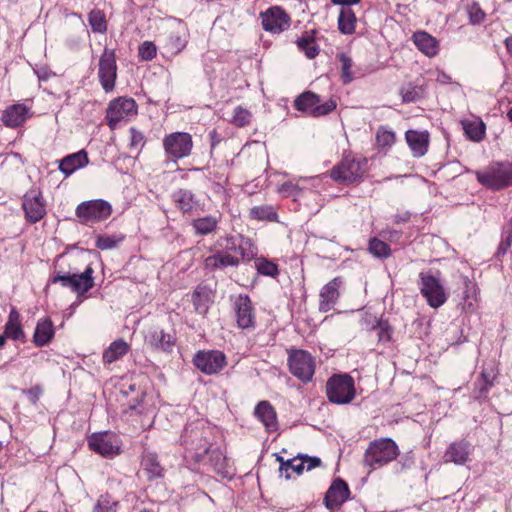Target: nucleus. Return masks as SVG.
<instances>
[{
    "instance_id": "obj_1",
    "label": "nucleus",
    "mask_w": 512,
    "mask_h": 512,
    "mask_svg": "<svg viewBox=\"0 0 512 512\" xmlns=\"http://www.w3.org/2000/svg\"><path fill=\"white\" fill-rule=\"evenodd\" d=\"M214 430L203 420L188 423L180 436V445L186 456L196 463L203 462L214 441Z\"/></svg>"
},
{
    "instance_id": "obj_2",
    "label": "nucleus",
    "mask_w": 512,
    "mask_h": 512,
    "mask_svg": "<svg viewBox=\"0 0 512 512\" xmlns=\"http://www.w3.org/2000/svg\"><path fill=\"white\" fill-rule=\"evenodd\" d=\"M399 454V447L393 439L388 437L375 439L365 450L363 464L375 470L396 460Z\"/></svg>"
},
{
    "instance_id": "obj_3",
    "label": "nucleus",
    "mask_w": 512,
    "mask_h": 512,
    "mask_svg": "<svg viewBox=\"0 0 512 512\" xmlns=\"http://www.w3.org/2000/svg\"><path fill=\"white\" fill-rule=\"evenodd\" d=\"M478 182L487 189L498 191L512 185V163L496 162L475 173Z\"/></svg>"
},
{
    "instance_id": "obj_4",
    "label": "nucleus",
    "mask_w": 512,
    "mask_h": 512,
    "mask_svg": "<svg viewBox=\"0 0 512 512\" xmlns=\"http://www.w3.org/2000/svg\"><path fill=\"white\" fill-rule=\"evenodd\" d=\"M354 379L349 374H334L326 383V395L331 403L343 405L355 398Z\"/></svg>"
},
{
    "instance_id": "obj_5",
    "label": "nucleus",
    "mask_w": 512,
    "mask_h": 512,
    "mask_svg": "<svg viewBox=\"0 0 512 512\" xmlns=\"http://www.w3.org/2000/svg\"><path fill=\"white\" fill-rule=\"evenodd\" d=\"M287 364L290 373L304 384L312 381L316 361L315 358L306 350L291 349L288 353Z\"/></svg>"
},
{
    "instance_id": "obj_6",
    "label": "nucleus",
    "mask_w": 512,
    "mask_h": 512,
    "mask_svg": "<svg viewBox=\"0 0 512 512\" xmlns=\"http://www.w3.org/2000/svg\"><path fill=\"white\" fill-rule=\"evenodd\" d=\"M138 113V105L133 98L118 97L111 100L106 109V122L114 130L121 122L129 121Z\"/></svg>"
},
{
    "instance_id": "obj_7",
    "label": "nucleus",
    "mask_w": 512,
    "mask_h": 512,
    "mask_svg": "<svg viewBox=\"0 0 512 512\" xmlns=\"http://www.w3.org/2000/svg\"><path fill=\"white\" fill-rule=\"evenodd\" d=\"M367 159L345 156L331 170V178L341 183H353L362 178L366 171Z\"/></svg>"
},
{
    "instance_id": "obj_8",
    "label": "nucleus",
    "mask_w": 512,
    "mask_h": 512,
    "mask_svg": "<svg viewBox=\"0 0 512 512\" xmlns=\"http://www.w3.org/2000/svg\"><path fill=\"white\" fill-rule=\"evenodd\" d=\"M111 214V204L103 199L84 201L75 210V215L83 225H92L104 221Z\"/></svg>"
},
{
    "instance_id": "obj_9",
    "label": "nucleus",
    "mask_w": 512,
    "mask_h": 512,
    "mask_svg": "<svg viewBox=\"0 0 512 512\" xmlns=\"http://www.w3.org/2000/svg\"><path fill=\"white\" fill-rule=\"evenodd\" d=\"M93 269L91 266H87L84 272L77 273H61L56 272L50 279V283H60L65 288H70L77 295H84L94 286Z\"/></svg>"
},
{
    "instance_id": "obj_10",
    "label": "nucleus",
    "mask_w": 512,
    "mask_h": 512,
    "mask_svg": "<svg viewBox=\"0 0 512 512\" xmlns=\"http://www.w3.org/2000/svg\"><path fill=\"white\" fill-rule=\"evenodd\" d=\"M163 148L168 159L177 162L188 157L193 148L192 136L187 132H173L163 139Z\"/></svg>"
},
{
    "instance_id": "obj_11",
    "label": "nucleus",
    "mask_w": 512,
    "mask_h": 512,
    "mask_svg": "<svg viewBox=\"0 0 512 512\" xmlns=\"http://www.w3.org/2000/svg\"><path fill=\"white\" fill-rule=\"evenodd\" d=\"M419 289L427 304L437 309L445 304L448 295L440 280L430 273H420Z\"/></svg>"
},
{
    "instance_id": "obj_12",
    "label": "nucleus",
    "mask_w": 512,
    "mask_h": 512,
    "mask_svg": "<svg viewBox=\"0 0 512 512\" xmlns=\"http://www.w3.org/2000/svg\"><path fill=\"white\" fill-rule=\"evenodd\" d=\"M89 448L106 458L117 456L121 452L122 442L119 436L110 431L97 432L87 439Z\"/></svg>"
},
{
    "instance_id": "obj_13",
    "label": "nucleus",
    "mask_w": 512,
    "mask_h": 512,
    "mask_svg": "<svg viewBox=\"0 0 512 512\" xmlns=\"http://www.w3.org/2000/svg\"><path fill=\"white\" fill-rule=\"evenodd\" d=\"M98 77L105 92H111L115 87L117 78V65L115 52L105 48L98 64Z\"/></svg>"
},
{
    "instance_id": "obj_14",
    "label": "nucleus",
    "mask_w": 512,
    "mask_h": 512,
    "mask_svg": "<svg viewBox=\"0 0 512 512\" xmlns=\"http://www.w3.org/2000/svg\"><path fill=\"white\" fill-rule=\"evenodd\" d=\"M262 27L265 31L280 34L287 30L291 24V18L280 6H272L260 13Z\"/></svg>"
},
{
    "instance_id": "obj_15",
    "label": "nucleus",
    "mask_w": 512,
    "mask_h": 512,
    "mask_svg": "<svg viewBox=\"0 0 512 512\" xmlns=\"http://www.w3.org/2000/svg\"><path fill=\"white\" fill-rule=\"evenodd\" d=\"M194 365L203 373L212 375L220 372L227 364L226 356L218 350L198 351L193 357Z\"/></svg>"
},
{
    "instance_id": "obj_16",
    "label": "nucleus",
    "mask_w": 512,
    "mask_h": 512,
    "mask_svg": "<svg viewBox=\"0 0 512 512\" xmlns=\"http://www.w3.org/2000/svg\"><path fill=\"white\" fill-rule=\"evenodd\" d=\"M123 412L129 417H138L143 429L150 428L153 424L155 409L153 405L147 402L146 395L143 392L140 397L137 396L136 399L130 401Z\"/></svg>"
},
{
    "instance_id": "obj_17",
    "label": "nucleus",
    "mask_w": 512,
    "mask_h": 512,
    "mask_svg": "<svg viewBox=\"0 0 512 512\" xmlns=\"http://www.w3.org/2000/svg\"><path fill=\"white\" fill-rule=\"evenodd\" d=\"M22 208L28 222L34 224L39 222L46 215V204L42 193L31 189L23 197Z\"/></svg>"
},
{
    "instance_id": "obj_18",
    "label": "nucleus",
    "mask_w": 512,
    "mask_h": 512,
    "mask_svg": "<svg viewBox=\"0 0 512 512\" xmlns=\"http://www.w3.org/2000/svg\"><path fill=\"white\" fill-rule=\"evenodd\" d=\"M473 450L472 444L466 439L453 441L447 446L443 454V462L458 466L466 465L471 460Z\"/></svg>"
},
{
    "instance_id": "obj_19",
    "label": "nucleus",
    "mask_w": 512,
    "mask_h": 512,
    "mask_svg": "<svg viewBox=\"0 0 512 512\" xmlns=\"http://www.w3.org/2000/svg\"><path fill=\"white\" fill-rule=\"evenodd\" d=\"M237 326L241 329L255 327V312L251 299L246 294H240L234 301Z\"/></svg>"
},
{
    "instance_id": "obj_20",
    "label": "nucleus",
    "mask_w": 512,
    "mask_h": 512,
    "mask_svg": "<svg viewBox=\"0 0 512 512\" xmlns=\"http://www.w3.org/2000/svg\"><path fill=\"white\" fill-rule=\"evenodd\" d=\"M225 241V251L239 254L244 262L254 259L257 255V248L248 237L241 234L238 236H226Z\"/></svg>"
},
{
    "instance_id": "obj_21",
    "label": "nucleus",
    "mask_w": 512,
    "mask_h": 512,
    "mask_svg": "<svg viewBox=\"0 0 512 512\" xmlns=\"http://www.w3.org/2000/svg\"><path fill=\"white\" fill-rule=\"evenodd\" d=\"M140 466L148 481L162 479L165 476V468L160 463L158 454L154 451L143 450Z\"/></svg>"
},
{
    "instance_id": "obj_22",
    "label": "nucleus",
    "mask_w": 512,
    "mask_h": 512,
    "mask_svg": "<svg viewBox=\"0 0 512 512\" xmlns=\"http://www.w3.org/2000/svg\"><path fill=\"white\" fill-rule=\"evenodd\" d=\"M350 490L347 483L341 478L335 479L327 490L324 497L326 508L332 510L341 506L348 500Z\"/></svg>"
},
{
    "instance_id": "obj_23",
    "label": "nucleus",
    "mask_w": 512,
    "mask_h": 512,
    "mask_svg": "<svg viewBox=\"0 0 512 512\" xmlns=\"http://www.w3.org/2000/svg\"><path fill=\"white\" fill-rule=\"evenodd\" d=\"M343 284L341 277H335L330 282L325 284L320 291L319 311L328 312L334 308L339 297V289Z\"/></svg>"
},
{
    "instance_id": "obj_24",
    "label": "nucleus",
    "mask_w": 512,
    "mask_h": 512,
    "mask_svg": "<svg viewBox=\"0 0 512 512\" xmlns=\"http://www.w3.org/2000/svg\"><path fill=\"white\" fill-rule=\"evenodd\" d=\"M255 417L264 425L267 432L278 430L277 413L269 401H260L254 409Z\"/></svg>"
},
{
    "instance_id": "obj_25",
    "label": "nucleus",
    "mask_w": 512,
    "mask_h": 512,
    "mask_svg": "<svg viewBox=\"0 0 512 512\" xmlns=\"http://www.w3.org/2000/svg\"><path fill=\"white\" fill-rule=\"evenodd\" d=\"M145 343L154 350L169 352L175 344V338L164 330L155 328L148 331L145 336Z\"/></svg>"
},
{
    "instance_id": "obj_26",
    "label": "nucleus",
    "mask_w": 512,
    "mask_h": 512,
    "mask_svg": "<svg viewBox=\"0 0 512 512\" xmlns=\"http://www.w3.org/2000/svg\"><path fill=\"white\" fill-rule=\"evenodd\" d=\"M30 117L29 108L24 104H13L7 107L1 120L8 128H17L21 126Z\"/></svg>"
},
{
    "instance_id": "obj_27",
    "label": "nucleus",
    "mask_w": 512,
    "mask_h": 512,
    "mask_svg": "<svg viewBox=\"0 0 512 512\" xmlns=\"http://www.w3.org/2000/svg\"><path fill=\"white\" fill-rule=\"evenodd\" d=\"M240 259L227 251H216L204 259V268L210 271L224 269L227 267H237Z\"/></svg>"
},
{
    "instance_id": "obj_28",
    "label": "nucleus",
    "mask_w": 512,
    "mask_h": 512,
    "mask_svg": "<svg viewBox=\"0 0 512 512\" xmlns=\"http://www.w3.org/2000/svg\"><path fill=\"white\" fill-rule=\"evenodd\" d=\"M405 139L413 156L422 157L426 154L429 145V133L427 131L408 130Z\"/></svg>"
},
{
    "instance_id": "obj_29",
    "label": "nucleus",
    "mask_w": 512,
    "mask_h": 512,
    "mask_svg": "<svg viewBox=\"0 0 512 512\" xmlns=\"http://www.w3.org/2000/svg\"><path fill=\"white\" fill-rule=\"evenodd\" d=\"M89 163L88 155L85 150L65 156L59 164V170L65 175L70 176L76 170L85 167Z\"/></svg>"
},
{
    "instance_id": "obj_30",
    "label": "nucleus",
    "mask_w": 512,
    "mask_h": 512,
    "mask_svg": "<svg viewBox=\"0 0 512 512\" xmlns=\"http://www.w3.org/2000/svg\"><path fill=\"white\" fill-rule=\"evenodd\" d=\"M55 335L53 322L50 318L39 319L33 334V343L37 347L48 345Z\"/></svg>"
},
{
    "instance_id": "obj_31",
    "label": "nucleus",
    "mask_w": 512,
    "mask_h": 512,
    "mask_svg": "<svg viewBox=\"0 0 512 512\" xmlns=\"http://www.w3.org/2000/svg\"><path fill=\"white\" fill-rule=\"evenodd\" d=\"M413 43L427 57H434L439 52L438 40L425 31L415 32L412 36Z\"/></svg>"
},
{
    "instance_id": "obj_32",
    "label": "nucleus",
    "mask_w": 512,
    "mask_h": 512,
    "mask_svg": "<svg viewBox=\"0 0 512 512\" xmlns=\"http://www.w3.org/2000/svg\"><path fill=\"white\" fill-rule=\"evenodd\" d=\"M207 459V463L213 468V470L222 477H230V471L228 469V461L220 449V447L215 446L212 443V446L209 450V453L205 455L204 461Z\"/></svg>"
},
{
    "instance_id": "obj_33",
    "label": "nucleus",
    "mask_w": 512,
    "mask_h": 512,
    "mask_svg": "<svg viewBox=\"0 0 512 512\" xmlns=\"http://www.w3.org/2000/svg\"><path fill=\"white\" fill-rule=\"evenodd\" d=\"M7 338L14 341L24 340L25 334L21 324V316L15 307H12L3 332Z\"/></svg>"
},
{
    "instance_id": "obj_34",
    "label": "nucleus",
    "mask_w": 512,
    "mask_h": 512,
    "mask_svg": "<svg viewBox=\"0 0 512 512\" xmlns=\"http://www.w3.org/2000/svg\"><path fill=\"white\" fill-rule=\"evenodd\" d=\"M129 344L123 339L113 341L103 352L102 360L105 364H111L129 351Z\"/></svg>"
},
{
    "instance_id": "obj_35",
    "label": "nucleus",
    "mask_w": 512,
    "mask_h": 512,
    "mask_svg": "<svg viewBox=\"0 0 512 512\" xmlns=\"http://www.w3.org/2000/svg\"><path fill=\"white\" fill-rule=\"evenodd\" d=\"M357 17L350 7H342L338 16V29L341 34L351 35L356 30Z\"/></svg>"
},
{
    "instance_id": "obj_36",
    "label": "nucleus",
    "mask_w": 512,
    "mask_h": 512,
    "mask_svg": "<svg viewBox=\"0 0 512 512\" xmlns=\"http://www.w3.org/2000/svg\"><path fill=\"white\" fill-rule=\"evenodd\" d=\"M319 102V95L311 91H306L295 99L294 107L299 111L314 116V110Z\"/></svg>"
},
{
    "instance_id": "obj_37",
    "label": "nucleus",
    "mask_w": 512,
    "mask_h": 512,
    "mask_svg": "<svg viewBox=\"0 0 512 512\" xmlns=\"http://www.w3.org/2000/svg\"><path fill=\"white\" fill-rule=\"evenodd\" d=\"M218 225V219L214 216H205L194 219L191 226L196 235L204 236L214 232Z\"/></svg>"
},
{
    "instance_id": "obj_38",
    "label": "nucleus",
    "mask_w": 512,
    "mask_h": 512,
    "mask_svg": "<svg viewBox=\"0 0 512 512\" xmlns=\"http://www.w3.org/2000/svg\"><path fill=\"white\" fill-rule=\"evenodd\" d=\"M173 200L178 209L184 213L191 212L196 205L194 194L186 189H179L173 194Z\"/></svg>"
},
{
    "instance_id": "obj_39",
    "label": "nucleus",
    "mask_w": 512,
    "mask_h": 512,
    "mask_svg": "<svg viewBox=\"0 0 512 512\" xmlns=\"http://www.w3.org/2000/svg\"><path fill=\"white\" fill-rule=\"evenodd\" d=\"M277 459L281 462L280 465V473H285V478L288 480L291 478V474L289 471H293L296 474L300 475L305 469V461L303 458L296 457L293 459H289L284 461L281 456H278Z\"/></svg>"
},
{
    "instance_id": "obj_40",
    "label": "nucleus",
    "mask_w": 512,
    "mask_h": 512,
    "mask_svg": "<svg viewBox=\"0 0 512 512\" xmlns=\"http://www.w3.org/2000/svg\"><path fill=\"white\" fill-rule=\"evenodd\" d=\"M463 129L467 137L473 141H480L485 135V124L481 121H464Z\"/></svg>"
},
{
    "instance_id": "obj_41",
    "label": "nucleus",
    "mask_w": 512,
    "mask_h": 512,
    "mask_svg": "<svg viewBox=\"0 0 512 512\" xmlns=\"http://www.w3.org/2000/svg\"><path fill=\"white\" fill-rule=\"evenodd\" d=\"M368 251L379 259H387L392 253L390 246L376 237L369 240Z\"/></svg>"
},
{
    "instance_id": "obj_42",
    "label": "nucleus",
    "mask_w": 512,
    "mask_h": 512,
    "mask_svg": "<svg viewBox=\"0 0 512 512\" xmlns=\"http://www.w3.org/2000/svg\"><path fill=\"white\" fill-rule=\"evenodd\" d=\"M88 22L94 33H105L107 31L105 14L99 9H93L89 12Z\"/></svg>"
},
{
    "instance_id": "obj_43",
    "label": "nucleus",
    "mask_w": 512,
    "mask_h": 512,
    "mask_svg": "<svg viewBox=\"0 0 512 512\" xmlns=\"http://www.w3.org/2000/svg\"><path fill=\"white\" fill-rule=\"evenodd\" d=\"M119 502L115 500L112 495L106 493L100 495L98 498L93 512H117Z\"/></svg>"
},
{
    "instance_id": "obj_44",
    "label": "nucleus",
    "mask_w": 512,
    "mask_h": 512,
    "mask_svg": "<svg viewBox=\"0 0 512 512\" xmlns=\"http://www.w3.org/2000/svg\"><path fill=\"white\" fill-rule=\"evenodd\" d=\"M297 46L309 59L315 58L319 53V47L313 36H303L297 40Z\"/></svg>"
},
{
    "instance_id": "obj_45",
    "label": "nucleus",
    "mask_w": 512,
    "mask_h": 512,
    "mask_svg": "<svg viewBox=\"0 0 512 512\" xmlns=\"http://www.w3.org/2000/svg\"><path fill=\"white\" fill-rule=\"evenodd\" d=\"M250 218L255 220H267L273 221L277 217V213L274 208L269 205L255 206L250 209Z\"/></svg>"
},
{
    "instance_id": "obj_46",
    "label": "nucleus",
    "mask_w": 512,
    "mask_h": 512,
    "mask_svg": "<svg viewBox=\"0 0 512 512\" xmlns=\"http://www.w3.org/2000/svg\"><path fill=\"white\" fill-rule=\"evenodd\" d=\"M255 268L264 276L276 277L279 274L278 266L264 257L256 258Z\"/></svg>"
},
{
    "instance_id": "obj_47",
    "label": "nucleus",
    "mask_w": 512,
    "mask_h": 512,
    "mask_svg": "<svg viewBox=\"0 0 512 512\" xmlns=\"http://www.w3.org/2000/svg\"><path fill=\"white\" fill-rule=\"evenodd\" d=\"M396 141L395 132L386 126H380L376 132V143L381 148L391 147Z\"/></svg>"
},
{
    "instance_id": "obj_48",
    "label": "nucleus",
    "mask_w": 512,
    "mask_h": 512,
    "mask_svg": "<svg viewBox=\"0 0 512 512\" xmlns=\"http://www.w3.org/2000/svg\"><path fill=\"white\" fill-rule=\"evenodd\" d=\"M124 240L123 235H98L95 246L100 250H110Z\"/></svg>"
},
{
    "instance_id": "obj_49",
    "label": "nucleus",
    "mask_w": 512,
    "mask_h": 512,
    "mask_svg": "<svg viewBox=\"0 0 512 512\" xmlns=\"http://www.w3.org/2000/svg\"><path fill=\"white\" fill-rule=\"evenodd\" d=\"M251 119H252V114L248 109H246L242 106H237L234 109L231 123L234 126L241 128V127H245V126L249 125L251 122Z\"/></svg>"
},
{
    "instance_id": "obj_50",
    "label": "nucleus",
    "mask_w": 512,
    "mask_h": 512,
    "mask_svg": "<svg viewBox=\"0 0 512 512\" xmlns=\"http://www.w3.org/2000/svg\"><path fill=\"white\" fill-rule=\"evenodd\" d=\"M372 329L378 331L379 342L387 343L391 340L393 329L387 320H377L376 324L372 326Z\"/></svg>"
},
{
    "instance_id": "obj_51",
    "label": "nucleus",
    "mask_w": 512,
    "mask_h": 512,
    "mask_svg": "<svg viewBox=\"0 0 512 512\" xmlns=\"http://www.w3.org/2000/svg\"><path fill=\"white\" fill-rule=\"evenodd\" d=\"M338 60L341 63V77L344 83H350L353 80V74L351 68L353 66L352 59L345 53H339L337 55Z\"/></svg>"
},
{
    "instance_id": "obj_52",
    "label": "nucleus",
    "mask_w": 512,
    "mask_h": 512,
    "mask_svg": "<svg viewBox=\"0 0 512 512\" xmlns=\"http://www.w3.org/2000/svg\"><path fill=\"white\" fill-rule=\"evenodd\" d=\"M400 94L402 96V101L404 103L415 102L421 98L422 92L421 89L412 84H408L403 86L400 90Z\"/></svg>"
},
{
    "instance_id": "obj_53",
    "label": "nucleus",
    "mask_w": 512,
    "mask_h": 512,
    "mask_svg": "<svg viewBox=\"0 0 512 512\" xmlns=\"http://www.w3.org/2000/svg\"><path fill=\"white\" fill-rule=\"evenodd\" d=\"M168 46L173 53L177 54L181 52L187 44L186 38L179 32H172L168 38Z\"/></svg>"
},
{
    "instance_id": "obj_54",
    "label": "nucleus",
    "mask_w": 512,
    "mask_h": 512,
    "mask_svg": "<svg viewBox=\"0 0 512 512\" xmlns=\"http://www.w3.org/2000/svg\"><path fill=\"white\" fill-rule=\"evenodd\" d=\"M157 49L154 43L150 41L143 42L139 47V56L141 59L150 61L156 57Z\"/></svg>"
},
{
    "instance_id": "obj_55",
    "label": "nucleus",
    "mask_w": 512,
    "mask_h": 512,
    "mask_svg": "<svg viewBox=\"0 0 512 512\" xmlns=\"http://www.w3.org/2000/svg\"><path fill=\"white\" fill-rule=\"evenodd\" d=\"M129 132H130V147L134 148V149H142L146 142L144 134L134 127H131Z\"/></svg>"
},
{
    "instance_id": "obj_56",
    "label": "nucleus",
    "mask_w": 512,
    "mask_h": 512,
    "mask_svg": "<svg viewBox=\"0 0 512 512\" xmlns=\"http://www.w3.org/2000/svg\"><path fill=\"white\" fill-rule=\"evenodd\" d=\"M337 107V103L333 99H329L328 101L324 102L323 104H320V102L317 104L315 110H314V117L324 116L332 111H334Z\"/></svg>"
},
{
    "instance_id": "obj_57",
    "label": "nucleus",
    "mask_w": 512,
    "mask_h": 512,
    "mask_svg": "<svg viewBox=\"0 0 512 512\" xmlns=\"http://www.w3.org/2000/svg\"><path fill=\"white\" fill-rule=\"evenodd\" d=\"M469 19L472 24H480L485 19V12L481 9L479 4L474 3L469 8Z\"/></svg>"
},
{
    "instance_id": "obj_58",
    "label": "nucleus",
    "mask_w": 512,
    "mask_h": 512,
    "mask_svg": "<svg viewBox=\"0 0 512 512\" xmlns=\"http://www.w3.org/2000/svg\"><path fill=\"white\" fill-rule=\"evenodd\" d=\"M494 383H485L480 380H477L474 384V398L482 399L486 398L489 390L493 387Z\"/></svg>"
},
{
    "instance_id": "obj_59",
    "label": "nucleus",
    "mask_w": 512,
    "mask_h": 512,
    "mask_svg": "<svg viewBox=\"0 0 512 512\" xmlns=\"http://www.w3.org/2000/svg\"><path fill=\"white\" fill-rule=\"evenodd\" d=\"M511 245H512V233L506 232L503 235L502 240L498 246L497 256H502V255L506 254V252L511 247Z\"/></svg>"
},
{
    "instance_id": "obj_60",
    "label": "nucleus",
    "mask_w": 512,
    "mask_h": 512,
    "mask_svg": "<svg viewBox=\"0 0 512 512\" xmlns=\"http://www.w3.org/2000/svg\"><path fill=\"white\" fill-rule=\"evenodd\" d=\"M25 393H26L29 401L33 405H36L43 393V390L40 386L37 385V386H34V387L28 389L27 391H25Z\"/></svg>"
},
{
    "instance_id": "obj_61",
    "label": "nucleus",
    "mask_w": 512,
    "mask_h": 512,
    "mask_svg": "<svg viewBox=\"0 0 512 512\" xmlns=\"http://www.w3.org/2000/svg\"><path fill=\"white\" fill-rule=\"evenodd\" d=\"M300 458L304 459L305 468L308 471L321 465V459L316 456L310 457V456L305 455V456H301Z\"/></svg>"
},
{
    "instance_id": "obj_62",
    "label": "nucleus",
    "mask_w": 512,
    "mask_h": 512,
    "mask_svg": "<svg viewBox=\"0 0 512 512\" xmlns=\"http://www.w3.org/2000/svg\"><path fill=\"white\" fill-rule=\"evenodd\" d=\"M280 191L283 193H287L288 195H291V196H297L300 189L298 188V186H296L292 183H284L281 186Z\"/></svg>"
},
{
    "instance_id": "obj_63",
    "label": "nucleus",
    "mask_w": 512,
    "mask_h": 512,
    "mask_svg": "<svg viewBox=\"0 0 512 512\" xmlns=\"http://www.w3.org/2000/svg\"><path fill=\"white\" fill-rule=\"evenodd\" d=\"M399 462L401 463V470L410 468L414 463L413 457L409 455L402 456Z\"/></svg>"
},
{
    "instance_id": "obj_64",
    "label": "nucleus",
    "mask_w": 512,
    "mask_h": 512,
    "mask_svg": "<svg viewBox=\"0 0 512 512\" xmlns=\"http://www.w3.org/2000/svg\"><path fill=\"white\" fill-rule=\"evenodd\" d=\"M494 378H495V376L492 373L487 372L486 370H483L480 373V377L478 380L488 384V383H494Z\"/></svg>"
}]
</instances>
